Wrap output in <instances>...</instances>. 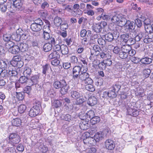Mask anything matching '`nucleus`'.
Wrapping results in <instances>:
<instances>
[{
    "label": "nucleus",
    "mask_w": 153,
    "mask_h": 153,
    "mask_svg": "<svg viewBox=\"0 0 153 153\" xmlns=\"http://www.w3.org/2000/svg\"><path fill=\"white\" fill-rule=\"evenodd\" d=\"M111 21L113 23L122 27L125 24L126 19L123 17L121 14H116L113 16L111 19Z\"/></svg>",
    "instance_id": "obj_1"
},
{
    "label": "nucleus",
    "mask_w": 153,
    "mask_h": 153,
    "mask_svg": "<svg viewBox=\"0 0 153 153\" xmlns=\"http://www.w3.org/2000/svg\"><path fill=\"white\" fill-rule=\"evenodd\" d=\"M41 105L40 102H38L37 104L30 109L29 112V115L31 117H34L38 114L40 111V107Z\"/></svg>",
    "instance_id": "obj_2"
},
{
    "label": "nucleus",
    "mask_w": 153,
    "mask_h": 153,
    "mask_svg": "<svg viewBox=\"0 0 153 153\" xmlns=\"http://www.w3.org/2000/svg\"><path fill=\"white\" fill-rule=\"evenodd\" d=\"M130 104L128 105V108L127 109V113L128 114L134 117H136L139 114V111L136 107Z\"/></svg>",
    "instance_id": "obj_3"
},
{
    "label": "nucleus",
    "mask_w": 153,
    "mask_h": 153,
    "mask_svg": "<svg viewBox=\"0 0 153 153\" xmlns=\"http://www.w3.org/2000/svg\"><path fill=\"white\" fill-rule=\"evenodd\" d=\"M90 134L89 133L86 132L84 134L83 136L85 138H84L83 140V142L85 144H87L88 143L90 144H94L95 143V141L93 139V137H89Z\"/></svg>",
    "instance_id": "obj_4"
},
{
    "label": "nucleus",
    "mask_w": 153,
    "mask_h": 153,
    "mask_svg": "<svg viewBox=\"0 0 153 153\" xmlns=\"http://www.w3.org/2000/svg\"><path fill=\"white\" fill-rule=\"evenodd\" d=\"M105 146L106 149L110 150H113L115 146L114 141L111 139H107L105 141Z\"/></svg>",
    "instance_id": "obj_5"
},
{
    "label": "nucleus",
    "mask_w": 153,
    "mask_h": 153,
    "mask_svg": "<svg viewBox=\"0 0 153 153\" xmlns=\"http://www.w3.org/2000/svg\"><path fill=\"white\" fill-rule=\"evenodd\" d=\"M84 68L85 67L82 65L81 67L79 66H75L73 69L74 77L77 78L79 74L80 71H82V69H84Z\"/></svg>",
    "instance_id": "obj_6"
},
{
    "label": "nucleus",
    "mask_w": 153,
    "mask_h": 153,
    "mask_svg": "<svg viewBox=\"0 0 153 153\" xmlns=\"http://www.w3.org/2000/svg\"><path fill=\"white\" fill-rule=\"evenodd\" d=\"M89 120H82L79 125L80 128L83 130H85L88 129L90 126Z\"/></svg>",
    "instance_id": "obj_7"
},
{
    "label": "nucleus",
    "mask_w": 153,
    "mask_h": 153,
    "mask_svg": "<svg viewBox=\"0 0 153 153\" xmlns=\"http://www.w3.org/2000/svg\"><path fill=\"white\" fill-rule=\"evenodd\" d=\"M87 68L86 67L82 71H81V73L79 75V78L82 80H85L87 78H88L89 75V74L86 72Z\"/></svg>",
    "instance_id": "obj_8"
},
{
    "label": "nucleus",
    "mask_w": 153,
    "mask_h": 153,
    "mask_svg": "<svg viewBox=\"0 0 153 153\" xmlns=\"http://www.w3.org/2000/svg\"><path fill=\"white\" fill-rule=\"evenodd\" d=\"M125 24L123 26L126 27L129 30H134L135 27V23L133 22H131L129 20H127L126 19V22H125Z\"/></svg>",
    "instance_id": "obj_9"
},
{
    "label": "nucleus",
    "mask_w": 153,
    "mask_h": 153,
    "mask_svg": "<svg viewBox=\"0 0 153 153\" xmlns=\"http://www.w3.org/2000/svg\"><path fill=\"white\" fill-rule=\"evenodd\" d=\"M136 91L138 95V97L140 99L142 98L143 99V97L146 98V96L144 93V91L142 87H138L137 88Z\"/></svg>",
    "instance_id": "obj_10"
},
{
    "label": "nucleus",
    "mask_w": 153,
    "mask_h": 153,
    "mask_svg": "<svg viewBox=\"0 0 153 153\" xmlns=\"http://www.w3.org/2000/svg\"><path fill=\"white\" fill-rule=\"evenodd\" d=\"M14 4H13L11 2H8L7 3V10L10 12L13 13L16 10V8Z\"/></svg>",
    "instance_id": "obj_11"
},
{
    "label": "nucleus",
    "mask_w": 153,
    "mask_h": 153,
    "mask_svg": "<svg viewBox=\"0 0 153 153\" xmlns=\"http://www.w3.org/2000/svg\"><path fill=\"white\" fill-rule=\"evenodd\" d=\"M145 38L144 39V42L146 43H149L153 41V33L149 34L148 35L145 36Z\"/></svg>",
    "instance_id": "obj_12"
},
{
    "label": "nucleus",
    "mask_w": 153,
    "mask_h": 153,
    "mask_svg": "<svg viewBox=\"0 0 153 153\" xmlns=\"http://www.w3.org/2000/svg\"><path fill=\"white\" fill-rule=\"evenodd\" d=\"M97 103V98L94 96H91L89 97L87 102L88 104L91 106H93Z\"/></svg>",
    "instance_id": "obj_13"
},
{
    "label": "nucleus",
    "mask_w": 153,
    "mask_h": 153,
    "mask_svg": "<svg viewBox=\"0 0 153 153\" xmlns=\"http://www.w3.org/2000/svg\"><path fill=\"white\" fill-rule=\"evenodd\" d=\"M92 27L93 30L97 33H99L102 30V26L100 23L94 24Z\"/></svg>",
    "instance_id": "obj_14"
},
{
    "label": "nucleus",
    "mask_w": 153,
    "mask_h": 153,
    "mask_svg": "<svg viewBox=\"0 0 153 153\" xmlns=\"http://www.w3.org/2000/svg\"><path fill=\"white\" fill-rule=\"evenodd\" d=\"M31 28L34 31H39L42 29V26L33 23L31 25Z\"/></svg>",
    "instance_id": "obj_15"
},
{
    "label": "nucleus",
    "mask_w": 153,
    "mask_h": 153,
    "mask_svg": "<svg viewBox=\"0 0 153 153\" xmlns=\"http://www.w3.org/2000/svg\"><path fill=\"white\" fill-rule=\"evenodd\" d=\"M29 82L30 83L29 85H30V86L33 85H39L38 84V79L37 78V76H34L32 77L31 79L29 80Z\"/></svg>",
    "instance_id": "obj_16"
},
{
    "label": "nucleus",
    "mask_w": 153,
    "mask_h": 153,
    "mask_svg": "<svg viewBox=\"0 0 153 153\" xmlns=\"http://www.w3.org/2000/svg\"><path fill=\"white\" fill-rule=\"evenodd\" d=\"M55 92L53 89H51L50 90L48 91L47 92H45L44 95L45 97H47L53 98L55 95Z\"/></svg>",
    "instance_id": "obj_17"
},
{
    "label": "nucleus",
    "mask_w": 153,
    "mask_h": 153,
    "mask_svg": "<svg viewBox=\"0 0 153 153\" xmlns=\"http://www.w3.org/2000/svg\"><path fill=\"white\" fill-rule=\"evenodd\" d=\"M20 51L19 47L18 45H14L12 48H11L9 51L11 53L16 54L18 53Z\"/></svg>",
    "instance_id": "obj_18"
},
{
    "label": "nucleus",
    "mask_w": 153,
    "mask_h": 153,
    "mask_svg": "<svg viewBox=\"0 0 153 153\" xmlns=\"http://www.w3.org/2000/svg\"><path fill=\"white\" fill-rule=\"evenodd\" d=\"M54 86H66V83L64 80H62L60 81H56L53 83Z\"/></svg>",
    "instance_id": "obj_19"
},
{
    "label": "nucleus",
    "mask_w": 153,
    "mask_h": 153,
    "mask_svg": "<svg viewBox=\"0 0 153 153\" xmlns=\"http://www.w3.org/2000/svg\"><path fill=\"white\" fill-rule=\"evenodd\" d=\"M145 36H146V34H145L143 33L140 32L135 37V40L136 41L138 42L141 39L143 40L145 39Z\"/></svg>",
    "instance_id": "obj_20"
},
{
    "label": "nucleus",
    "mask_w": 153,
    "mask_h": 153,
    "mask_svg": "<svg viewBox=\"0 0 153 153\" xmlns=\"http://www.w3.org/2000/svg\"><path fill=\"white\" fill-rule=\"evenodd\" d=\"M52 48V45L50 43H47L45 44L43 47L44 51L46 52L50 51Z\"/></svg>",
    "instance_id": "obj_21"
},
{
    "label": "nucleus",
    "mask_w": 153,
    "mask_h": 153,
    "mask_svg": "<svg viewBox=\"0 0 153 153\" xmlns=\"http://www.w3.org/2000/svg\"><path fill=\"white\" fill-rule=\"evenodd\" d=\"M59 57V54L56 51H54L50 54L49 56V58L50 59H58Z\"/></svg>",
    "instance_id": "obj_22"
},
{
    "label": "nucleus",
    "mask_w": 153,
    "mask_h": 153,
    "mask_svg": "<svg viewBox=\"0 0 153 153\" xmlns=\"http://www.w3.org/2000/svg\"><path fill=\"white\" fill-rule=\"evenodd\" d=\"M103 137V136L101 133L97 132L94 135L93 139L95 140V143L97 142L100 141V139H101Z\"/></svg>",
    "instance_id": "obj_23"
},
{
    "label": "nucleus",
    "mask_w": 153,
    "mask_h": 153,
    "mask_svg": "<svg viewBox=\"0 0 153 153\" xmlns=\"http://www.w3.org/2000/svg\"><path fill=\"white\" fill-rule=\"evenodd\" d=\"M62 22V19L59 17L57 16L55 17L54 18V23L55 25L57 27L60 26Z\"/></svg>",
    "instance_id": "obj_24"
},
{
    "label": "nucleus",
    "mask_w": 153,
    "mask_h": 153,
    "mask_svg": "<svg viewBox=\"0 0 153 153\" xmlns=\"http://www.w3.org/2000/svg\"><path fill=\"white\" fill-rule=\"evenodd\" d=\"M21 120L19 118H17L13 119L12 121V123L13 126H18L21 125Z\"/></svg>",
    "instance_id": "obj_25"
},
{
    "label": "nucleus",
    "mask_w": 153,
    "mask_h": 153,
    "mask_svg": "<svg viewBox=\"0 0 153 153\" xmlns=\"http://www.w3.org/2000/svg\"><path fill=\"white\" fill-rule=\"evenodd\" d=\"M19 47L20 51V50L22 52L27 51L28 49L27 45L25 43H20L19 46Z\"/></svg>",
    "instance_id": "obj_26"
},
{
    "label": "nucleus",
    "mask_w": 153,
    "mask_h": 153,
    "mask_svg": "<svg viewBox=\"0 0 153 153\" xmlns=\"http://www.w3.org/2000/svg\"><path fill=\"white\" fill-rule=\"evenodd\" d=\"M141 62L143 64H149L152 62V59L148 57H145L141 59L140 60Z\"/></svg>",
    "instance_id": "obj_27"
},
{
    "label": "nucleus",
    "mask_w": 153,
    "mask_h": 153,
    "mask_svg": "<svg viewBox=\"0 0 153 153\" xmlns=\"http://www.w3.org/2000/svg\"><path fill=\"white\" fill-rule=\"evenodd\" d=\"M100 120V117L96 116L92 117L90 120V121L92 125H94L98 123Z\"/></svg>",
    "instance_id": "obj_28"
},
{
    "label": "nucleus",
    "mask_w": 153,
    "mask_h": 153,
    "mask_svg": "<svg viewBox=\"0 0 153 153\" xmlns=\"http://www.w3.org/2000/svg\"><path fill=\"white\" fill-rule=\"evenodd\" d=\"M105 39L108 42H111L113 40L114 36L112 33H108L105 36Z\"/></svg>",
    "instance_id": "obj_29"
},
{
    "label": "nucleus",
    "mask_w": 153,
    "mask_h": 153,
    "mask_svg": "<svg viewBox=\"0 0 153 153\" xmlns=\"http://www.w3.org/2000/svg\"><path fill=\"white\" fill-rule=\"evenodd\" d=\"M61 52L63 55L67 54L68 53V48L67 46L65 45H62L61 47Z\"/></svg>",
    "instance_id": "obj_30"
},
{
    "label": "nucleus",
    "mask_w": 153,
    "mask_h": 153,
    "mask_svg": "<svg viewBox=\"0 0 153 153\" xmlns=\"http://www.w3.org/2000/svg\"><path fill=\"white\" fill-rule=\"evenodd\" d=\"M121 49L128 55L129 51L131 50V47L128 45H124L121 47Z\"/></svg>",
    "instance_id": "obj_31"
},
{
    "label": "nucleus",
    "mask_w": 153,
    "mask_h": 153,
    "mask_svg": "<svg viewBox=\"0 0 153 153\" xmlns=\"http://www.w3.org/2000/svg\"><path fill=\"white\" fill-rule=\"evenodd\" d=\"M26 106L24 104H21L18 107V111L20 113H23L25 111Z\"/></svg>",
    "instance_id": "obj_32"
},
{
    "label": "nucleus",
    "mask_w": 153,
    "mask_h": 153,
    "mask_svg": "<svg viewBox=\"0 0 153 153\" xmlns=\"http://www.w3.org/2000/svg\"><path fill=\"white\" fill-rule=\"evenodd\" d=\"M12 39L16 41H19L21 39V36L20 35V32L19 33H18V32H16V33L13 34L12 35Z\"/></svg>",
    "instance_id": "obj_33"
},
{
    "label": "nucleus",
    "mask_w": 153,
    "mask_h": 153,
    "mask_svg": "<svg viewBox=\"0 0 153 153\" xmlns=\"http://www.w3.org/2000/svg\"><path fill=\"white\" fill-rule=\"evenodd\" d=\"M16 8H19L21 7L22 5V1L21 0H16L13 1Z\"/></svg>",
    "instance_id": "obj_34"
},
{
    "label": "nucleus",
    "mask_w": 153,
    "mask_h": 153,
    "mask_svg": "<svg viewBox=\"0 0 153 153\" xmlns=\"http://www.w3.org/2000/svg\"><path fill=\"white\" fill-rule=\"evenodd\" d=\"M12 35L9 33H6L3 35V39L5 42H8L10 41L12 39Z\"/></svg>",
    "instance_id": "obj_35"
},
{
    "label": "nucleus",
    "mask_w": 153,
    "mask_h": 153,
    "mask_svg": "<svg viewBox=\"0 0 153 153\" xmlns=\"http://www.w3.org/2000/svg\"><path fill=\"white\" fill-rule=\"evenodd\" d=\"M49 42L51 43L52 45H55L57 43H59V41L56 39L55 38L52 36L50 37L49 39L48 40Z\"/></svg>",
    "instance_id": "obj_36"
},
{
    "label": "nucleus",
    "mask_w": 153,
    "mask_h": 153,
    "mask_svg": "<svg viewBox=\"0 0 153 153\" xmlns=\"http://www.w3.org/2000/svg\"><path fill=\"white\" fill-rule=\"evenodd\" d=\"M28 78L25 76H21L19 80V83L22 84L27 83V82H29V80Z\"/></svg>",
    "instance_id": "obj_37"
},
{
    "label": "nucleus",
    "mask_w": 153,
    "mask_h": 153,
    "mask_svg": "<svg viewBox=\"0 0 153 153\" xmlns=\"http://www.w3.org/2000/svg\"><path fill=\"white\" fill-rule=\"evenodd\" d=\"M61 118L64 120L70 121L71 120V115L68 114H62L61 116Z\"/></svg>",
    "instance_id": "obj_38"
},
{
    "label": "nucleus",
    "mask_w": 153,
    "mask_h": 153,
    "mask_svg": "<svg viewBox=\"0 0 153 153\" xmlns=\"http://www.w3.org/2000/svg\"><path fill=\"white\" fill-rule=\"evenodd\" d=\"M71 97L74 99H77L80 97L79 94L76 91H72L71 93Z\"/></svg>",
    "instance_id": "obj_39"
},
{
    "label": "nucleus",
    "mask_w": 153,
    "mask_h": 153,
    "mask_svg": "<svg viewBox=\"0 0 153 153\" xmlns=\"http://www.w3.org/2000/svg\"><path fill=\"white\" fill-rule=\"evenodd\" d=\"M50 25V24H48L44 26L43 27V33H50L51 32Z\"/></svg>",
    "instance_id": "obj_40"
},
{
    "label": "nucleus",
    "mask_w": 153,
    "mask_h": 153,
    "mask_svg": "<svg viewBox=\"0 0 153 153\" xmlns=\"http://www.w3.org/2000/svg\"><path fill=\"white\" fill-rule=\"evenodd\" d=\"M8 77L15 76L17 74L16 71L13 70L11 71L9 69V68H8Z\"/></svg>",
    "instance_id": "obj_41"
},
{
    "label": "nucleus",
    "mask_w": 153,
    "mask_h": 153,
    "mask_svg": "<svg viewBox=\"0 0 153 153\" xmlns=\"http://www.w3.org/2000/svg\"><path fill=\"white\" fill-rule=\"evenodd\" d=\"M63 6L64 7V10L68 12H70L73 10V7L71 5L65 4L63 5Z\"/></svg>",
    "instance_id": "obj_42"
},
{
    "label": "nucleus",
    "mask_w": 153,
    "mask_h": 153,
    "mask_svg": "<svg viewBox=\"0 0 153 153\" xmlns=\"http://www.w3.org/2000/svg\"><path fill=\"white\" fill-rule=\"evenodd\" d=\"M70 61L71 63L73 64H75L78 62V59L76 56H72L70 57Z\"/></svg>",
    "instance_id": "obj_43"
},
{
    "label": "nucleus",
    "mask_w": 153,
    "mask_h": 153,
    "mask_svg": "<svg viewBox=\"0 0 153 153\" xmlns=\"http://www.w3.org/2000/svg\"><path fill=\"white\" fill-rule=\"evenodd\" d=\"M100 49V48L98 45H94L93 47V49L91 50V52H93L96 54V53L100 52L99 50Z\"/></svg>",
    "instance_id": "obj_44"
},
{
    "label": "nucleus",
    "mask_w": 153,
    "mask_h": 153,
    "mask_svg": "<svg viewBox=\"0 0 153 153\" xmlns=\"http://www.w3.org/2000/svg\"><path fill=\"white\" fill-rule=\"evenodd\" d=\"M62 104V103L58 100H54L52 103V105L55 108H57L60 107Z\"/></svg>",
    "instance_id": "obj_45"
},
{
    "label": "nucleus",
    "mask_w": 153,
    "mask_h": 153,
    "mask_svg": "<svg viewBox=\"0 0 153 153\" xmlns=\"http://www.w3.org/2000/svg\"><path fill=\"white\" fill-rule=\"evenodd\" d=\"M85 115H87L88 119H91L93 117L94 115V111L92 110H90L88 111L86 114Z\"/></svg>",
    "instance_id": "obj_46"
},
{
    "label": "nucleus",
    "mask_w": 153,
    "mask_h": 153,
    "mask_svg": "<svg viewBox=\"0 0 153 153\" xmlns=\"http://www.w3.org/2000/svg\"><path fill=\"white\" fill-rule=\"evenodd\" d=\"M145 28L147 33H150L152 31V25H145Z\"/></svg>",
    "instance_id": "obj_47"
},
{
    "label": "nucleus",
    "mask_w": 153,
    "mask_h": 153,
    "mask_svg": "<svg viewBox=\"0 0 153 153\" xmlns=\"http://www.w3.org/2000/svg\"><path fill=\"white\" fill-rule=\"evenodd\" d=\"M8 68L3 69L1 76L3 78L8 77Z\"/></svg>",
    "instance_id": "obj_48"
},
{
    "label": "nucleus",
    "mask_w": 153,
    "mask_h": 153,
    "mask_svg": "<svg viewBox=\"0 0 153 153\" xmlns=\"http://www.w3.org/2000/svg\"><path fill=\"white\" fill-rule=\"evenodd\" d=\"M119 57L122 59L126 58L128 56V55L125 52H123L121 49L119 53Z\"/></svg>",
    "instance_id": "obj_49"
},
{
    "label": "nucleus",
    "mask_w": 153,
    "mask_h": 153,
    "mask_svg": "<svg viewBox=\"0 0 153 153\" xmlns=\"http://www.w3.org/2000/svg\"><path fill=\"white\" fill-rule=\"evenodd\" d=\"M7 61H4L3 60H0V65L1 68L3 69H7Z\"/></svg>",
    "instance_id": "obj_50"
},
{
    "label": "nucleus",
    "mask_w": 153,
    "mask_h": 153,
    "mask_svg": "<svg viewBox=\"0 0 153 153\" xmlns=\"http://www.w3.org/2000/svg\"><path fill=\"white\" fill-rule=\"evenodd\" d=\"M98 44L100 45L104 46L106 44V41L102 37L99 38L97 39Z\"/></svg>",
    "instance_id": "obj_51"
},
{
    "label": "nucleus",
    "mask_w": 153,
    "mask_h": 153,
    "mask_svg": "<svg viewBox=\"0 0 153 153\" xmlns=\"http://www.w3.org/2000/svg\"><path fill=\"white\" fill-rule=\"evenodd\" d=\"M97 56L100 58L105 59L107 57V53L105 52H100L97 54Z\"/></svg>",
    "instance_id": "obj_52"
},
{
    "label": "nucleus",
    "mask_w": 153,
    "mask_h": 153,
    "mask_svg": "<svg viewBox=\"0 0 153 153\" xmlns=\"http://www.w3.org/2000/svg\"><path fill=\"white\" fill-rule=\"evenodd\" d=\"M24 93L23 92L17 93L16 97L19 100H22L24 98Z\"/></svg>",
    "instance_id": "obj_53"
},
{
    "label": "nucleus",
    "mask_w": 153,
    "mask_h": 153,
    "mask_svg": "<svg viewBox=\"0 0 153 153\" xmlns=\"http://www.w3.org/2000/svg\"><path fill=\"white\" fill-rule=\"evenodd\" d=\"M6 153H16L15 149L13 147H8L5 150Z\"/></svg>",
    "instance_id": "obj_54"
},
{
    "label": "nucleus",
    "mask_w": 153,
    "mask_h": 153,
    "mask_svg": "<svg viewBox=\"0 0 153 153\" xmlns=\"http://www.w3.org/2000/svg\"><path fill=\"white\" fill-rule=\"evenodd\" d=\"M14 43L11 41H9L6 44V48L10 50V49L14 46Z\"/></svg>",
    "instance_id": "obj_55"
},
{
    "label": "nucleus",
    "mask_w": 153,
    "mask_h": 153,
    "mask_svg": "<svg viewBox=\"0 0 153 153\" xmlns=\"http://www.w3.org/2000/svg\"><path fill=\"white\" fill-rule=\"evenodd\" d=\"M69 88L68 87H62L60 92L62 94H65L67 92Z\"/></svg>",
    "instance_id": "obj_56"
},
{
    "label": "nucleus",
    "mask_w": 153,
    "mask_h": 153,
    "mask_svg": "<svg viewBox=\"0 0 153 153\" xmlns=\"http://www.w3.org/2000/svg\"><path fill=\"white\" fill-rule=\"evenodd\" d=\"M49 65L48 64L43 66L42 72L43 74H46L47 71L49 69Z\"/></svg>",
    "instance_id": "obj_57"
},
{
    "label": "nucleus",
    "mask_w": 153,
    "mask_h": 153,
    "mask_svg": "<svg viewBox=\"0 0 153 153\" xmlns=\"http://www.w3.org/2000/svg\"><path fill=\"white\" fill-rule=\"evenodd\" d=\"M151 71L149 69H145L143 71V73L146 77H149L151 73Z\"/></svg>",
    "instance_id": "obj_58"
},
{
    "label": "nucleus",
    "mask_w": 153,
    "mask_h": 153,
    "mask_svg": "<svg viewBox=\"0 0 153 153\" xmlns=\"http://www.w3.org/2000/svg\"><path fill=\"white\" fill-rule=\"evenodd\" d=\"M86 113H81L79 114V117L82 120H89V119H87V115H85Z\"/></svg>",
    "instance_id": "obj_59"
},
{
    "label": "nucleus",
    "mask_w": 153,
    "mask_h": 153,
    "mask_svg": "<svg viewBox=\"0 0 153 153\" xmlns=\"http://www.w3.org/2000/svg\"><path fill=\"white\" fill-rule=\"evenodd\" d=\"M39 13L40 16L43 19H45L48 16V13L45 10L40 11Z\"/></svg>",
    "instance_id": "obj_60"
},
{
    "label": "nucleus",
    "mask_w": 153,
    "mask_h": 153,
    "mask_svg": "<svg viewBox=\"0 0 153 153\" xmlns=\"http://www.w3.org/2000/svg\"><path fill=\"white\" fill-rule=\"evenodd\" d=\"M121 37L125 42H126L129 37L128 34H123L121 35Z\"/></svg>",
    "instance_id": "obj_61"
},
{
    "label": "nucleus",
    "mask_w": 153,
    "mask_h": 153,
    "mask_svg": "<svg viewBox=\"0 0 153 153\" xmlns=\"http://www.w3.org/2000/svg\"><path fill=\"white\" fill-rule=\"evenodd\" d=\"M136 40L132 38H130L128 39L126 42V43L128 44V45H133L136 42Z\"/></svg>",
    "instance_id": "obj_62"
},
{
    "label": "nucleus",
    "mask_w": 153,
    "mask_h": 153,
    "mask_svg": "<svg viewBox=\"0 0 153 153\" xmlns=\"http://www.w3.org/2000/svg\"><path fill=\"white\" fill-rule=\"evenodd\" d=\"M84 82L86 84V85H92L93 83L92 80L90 78H89V77L84 81Z\"/></svg>",
    "instance_id": "obj_63"
},
{
    "label": "nucleus",
    "mask_w": 153,
    "mask_h": 153,
    "mask_svg": "<svg viewBox=\"0 0 153 153\" xmlns=\"http://www.w3.org/2000/svg\"><path fill=\"white\" fill-rule=\"evenodd\" d=\"M98 67L100 69L104 70L105 69L106 66L103 61L99 64Z\"/></svg>",
    "instance_id": "obj_64"
}]
</instances>
